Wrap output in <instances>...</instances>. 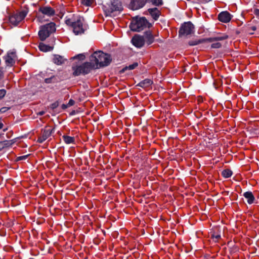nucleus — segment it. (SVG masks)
Here are the masks:
<instances>
[{"label":"nucleus","instance_id":"obj_10","mask_svg":"<svg viewBox=\"0 0 259 259\" xmlns=\"http://www.w3.org/2000/svg\"><path fill=\"white\" fill-rule=\"evenodd\" d=\"M147 0H131L129 7L133 10H136L144 6Z\"/></svg>","mask_w":259,"mask_h":259},{"label":"nucleus","instance_id":"obj_3","mask_svg":"<svg viewBox=\"0 0 259 259\" xmlns=\"http://www.w3.org/2000/svg\"><path fill=\"white\" fill-rule=\"evenodd\" d=\"M94 67V65L91 62H85L82 64L75 63L72 66V74L74 76L84 75L89 73Z\"/></svg>","mask_w":259,"mask_h":259},{"label":"nucleus","instance_id":"obj_2","mask_svg":"<svg viewBox=\"0 0 259 259\" xmlns=\"http://www.w3.org/2000/svg\"><path fill=\"white\" fill-rule=\"evenodd\" d=\"M90 59L91 61L95 63L97 68L107 66L111 61L110 55L102 51L94 52L91 55Z\"/></svg>","mask_w":259,"mask_h":259},{"label":"nucleus","instance_id":"obj_40","mask_svg":"<svg viewBox=\"0 0 259 259\" xmlns=\"http://www.w3.org/2000/svg\"><path fill=\"white\" fill-rule=\"evenodd\" d=\"M3 127V124L0 122V129L2 128Z\"/></svg>","mask_w":259,"mask_h":259},{"label":"nucleus","instance_id":"obj_25","mask_svg":"<svg viewBox=\"0 0 259 259\" xmlns=\"http://www.w3.org/2000/svg\"><path fill=\"white\" fill-rule=\"evenodd\" d=\"M81 3L85 6H93L95 4L94 0H82Z\"/></svg>","mask_w":259,"mask_h":259},{"label":"nucleus","instance_id":"obj_37","mask_svg":"<svg viewBox=\"0 0 259 259\" xmlns=\"http://www.w3.org/2000/svg\"><path fill=\"white\" fill-rule=\"evenodd\" d=\"M50 80H51L50 78H47V79H45V82L46 83H50Z\"/></svg>","mask_w":259,"mask_h":259},{"label":"nucleus","instance_id":"obj_13","mask_svg":"<svg viewBox=\"0 0 259 259\" xmlns=\"http://www.w3.org/2000/svg\"><path fill=\"white\" fill-rule=\"evenodd\" d=\"M38 11L39 12H41L42 14L47 15V16H54L55 14V11L53 9V8H51L50 6H43L40 7Z\"/></svg>","mask_w":259,"mask_h":259},{"label":"nucleus","instance_id":"obj_39","mask_svg":"<svg viewBox=\"0 0 259 259\" xmlns=\"http://www.w3.org/2000/svg\"><path fill=\"white\" fill-rule=\"evenodd\" d=\"M251 28L253 31H255L256 30V27L255 26H252Z\"/></svg>","mask_w":259,"mask_h":259},{"label":"nucleus","instance_id":"obj_26","mask_svg":"<svg viewBox=\"0 0 259 259\" xmlns=\"http://www.w3.org/2000/svg\"><path fill=\"white\" fill-rule=\"evenodd\" d=\"M138 65V63L135 62L133 64L130 65L128 66H126L125 68L123 69V70H126L127 69L128 70H133L136 68Z\"/></svg>","mask_w":259,"mask_h":259},{"label":"nucleus","instance_id":"obj_6","mask_svg":"<svg viewBox=\"0 0 259 259\" xmlns=\"http://www.w3.org/2000/svg\"><path fill=\"white\" fill-rule=\"evenodd\" d=\"M104 10L106 15L109 16L114 11H121L122 7L119 0H112L110 4L104 6Z\"/></svg>","mask_w":259,"mask_h":259},{"label":"nucleus","instance_id":"obj_1","mask_svg":"<svg viewBox=\"0 0 259 259\" xmlns=\"http://www.w3.org/2000/svg\"><path fill=\"white\" fill-rule=\"evenodd\" d=\"M65 23L67 25L72 27L73 32L75 35L81 34L87 29V27L84 24V19L79 16L67 19L65 20Z\"/></svg>","mask_w":259,"mask_h":259},{"label":"nucleus","instance_id":"obj_18","mask_svg":"<svg viewBox=\"0 0 259 259\" xmlns=\"http://www.w3.org/2000/svg\"><path fill=\"white\" fill-rule=\"evenodd\" d=\"M243 196L247 199V201L249 204H252L254 200V197L251 192H246L244 193Z\"/></svg>","mask_w":259,"mask_h":259},{"label":"nucleus","instance_id":"obj_14","mask_svg":"<svg viewBox=\"0 0 259 259\" xmlns=\"http://www.w3.org/2000/svg\"><path fill=\"white\" fill-rule=\"evenodd\" d=\"M232 16L227 11H224L220 13L218 15L219 20L224 23L229 22Z\"/></svg>","mask_w":259,"mask_h":259},{"label":"nucleus","instance_id":"obj_11","mask_svg":"<svg viewBox=\"0 0 259 259\" xmlns=\"http://www.w3.org/2000/svg\"><path fill=\"white\" fill-rule=\"evenodd\" d=\"M16 56L15 52H9L7 55L5 57V60L7 66H12L15 63Z\"/></svg>","mask_w":259,"mask_h":259},{"label":"nucleus","instance_id":"obj_16","mask_svg":"<svg viewBox=\"0 0 259 259\" xmlns=\"http://www.w3.org/2000/svg\"><path fill=\"white\" fill-rule=\"evenodd\" d=\"M148 12L154 20H157L160 15V12L157 8H151L148 9Z\"/></svg>","mask_w":259,"mask_h":259},{"label":"nucleus","instance_id":"obj_33","mask_svg":"<svg viewBox=\"0 0 259 259\" xmlns=\"http://www.w3.org/2000/svg\"><path fill=\"white\" fill-rule=\"evenodd\" d=\"M9 109H10L9 107H4L0 109V112L4 113V112H6L7 111H8Z\"/></svg>","mask_w":259,"mask_h":259},{"label":"nucleus","instance_id":"obj_4","mask_svg":"<svg viewBox=\"0 0 259 259\" xmlns=\"http://www.w3.org/2000/svg\"><path fill=\"white\" fill-rule=\"evenodd\" d=\"M151 24L145 17H136L131 22L130 28L134 31H141L146 28H149Z\"/></svg>","mask_w":259,"mask_h":259},{"label":"nucleus","instance_id":"obj_8","mask_svg":"<svg viewBox=\"0 0 259 259\" xmlns=\"http://www.w3.org/2000/svg\"><path fill=\"white\" fill-rule=\"evenodd\" d=\"M26 14L25 11H22L19 13L12 15L9 17V21L11 24L16 26L24 19Z\"/></svg>","mask_w":259,"mask_h":259},{"label":"nucleus","instance_id":"obj_22","mask_svg":"<svg viewBox=\"0 0 259 259\" xmlns=\"http://www.w3.org/2000/svg\"><path fill=\"white\" fill-rule=\"evenodd\" d=\"M63 141L67 144H72L74 143V138L68 136H63L62 137Z\"/></svg>","mask_w":259,"mask_h":259},{"label":"nucleus","instance_id":"obj_36","mask_svg":"<svg viewBox=\"0 0 259 259\" xmlns=\"http://www.w3.org/2000/svg\"><path fill=\"white\" fill-rule=\"evenodd\" d=\"M3 149H4V146H3L2 142H0V151H1Z\"/></svg>","mask_w":259,"mask_h":259},{"label":"nucleus","instance_id":"obj_27","mask_svg":"<svg viewBox=\"0 0 259 259\" xmlns=\"http://www.w3.org/2000/svg\"><path fill=\"white\" fill-rule=\"evenodd\" d=\"M200 40L190 41L189 42L190 46H195L200 43Z\"/></svg>","mask_w":259,"mask_h":259},{"label":"nucleus","instance_id":"obj_31","mask_svg":"<svg viewBox=\"0 0 259 259\" xmlns=\"http://www.w3.org/2000/svg\"><path fill=\"white\" fill-rule=\"evenodd\" d=\"M28 156V155H24V156H19L18 157H17V160H25V159H26L27 158Z\"/></svg>","mask_w":259,"mask_h":259},{"label":"nucleus","instance_id":"obj_28","mask_svg":"<svg viewBox=\"0 0 259 259\" xmlns=\"http://www.w3.org/2000/svg\"><path fill=\"white\" fill-rule=\"evenodd\" d=\"M221 47V44L220 42H214L211 44V47L213 48H219Z\"/></svg>","mask_w":259,"mask_h":259},{"label":"nucleus","instance_id":"obj_21","mask_svg":"<svg viewBox=\"0 0 259 259\" xmlns=\"http://www.w3.org/2000/svg\"><path fill=\"white\" fill-rule=\"evenodd\" d=\"M228 36L225 34L219 35L218 36L211 37L210 38L211 41H220L227 39Z\"/></svg>","mask_w":259,"mask_h":259},{"label":"nucleus","instance_id":"obj_5","mask_svg":"<svg viewBox=\"0 0 259 259\" xmlns=\"http://www.w3.org/2000/svg\"><path fill=\"white\" fill-rule=\"evenodd\" d=\"M56 31V25L51 22L41 26L38 32V35L41 40H45L50 35Z\"/></svg>","mask_w":259,"mask_h":259},{"label":"nucleus","instance_id":"obj_41","mask_svg":"<svg viewBox=\"0 0 259 259\" xmlns=\"http://www.w3.org/2000/svg\"><path fill=\"white\" fill-rule=\"evenodd\" d=\"M2 76V72L0 70V78H1Z\"/></svg>","mask_w":259,"mask_h":259},{"label":"nucleus","instance_id":"obj_17","mask_svg":"<svg viewBox=\"0 0 259 259\" xmlns=\"http://www.w3.org/2000/svg\"><path fill=\"white\" fill-rule=\"evenodd\" d=\"M66 60L61 56L55 55L53 59V61L55 64L61 65L64 63Z\"/></svg>","mask_w":259,"mask_h":259},{"label":"nucleus","instance_id":"obj_23","mask_svg":"<svg viewBox=\"0 0 259 259\" xmlns=\"http://www.w3.org/2000/svg\"><path fill=\"white\" fill-rule=\"evenodd\" d=\"M3 146H4V148L6 147H9L11 146L15 142L14 140H5L1 142Z\"/></svg>","mask_w":259,"mask_h":259},{"label":"nucleus","instance_id":"obj_24","mask_svg":"<svg viewBox=\"0 0 259 259\" xmlns=\"http://www.w3.org/2000/svg\"><path fill=\"white\" fill-rule=\"evenodd\" d=\"M222 175L224 178H228L232 175V171L229 169H226L222 171Z\"/></svg>","mask_w":259,"mask_h":259},{"label":"nucleus","instance_id":"obj_35","mask_svg":"<svg viewBox=\"0 0 259 259\" xmlns=\"http://www.w3.org/2000/svg\"><path fill=\"white\" fill-rule=\"evenodd\" d=\"M198 1L200 3H208L210 1H211V0H198Z\"/></svg>","mask_w":259,"mask_h":259},{"label":"nucleus","instance_id":"obj_19","mask_svg":"<svg viewBox=\"0 0 259 259\" xmlns=\"http://www.w3.org/2000/svg\"><path fill=\"white\" fill-rule=\"evenodd\" d=\"M152 83V81L151 79H146L139 82L138 85L143 88H146L150 87Z\"/></svg>","mask_w":259,"mask_h":259},{"label":"nucleus","instance_id":"obj_15","mask_svg":"<svg viewBox=\"0 0 259 259\" xmlns=\"http://www.w3.org/2000/svg\"><path fill=\"white\" fill-rule=\"evenodd\" d=\"M143 36H144L145 39V42L148 45H151L153 42L155 36L152 34L151 31H148L145 32Z\"/></svg>","mask_w":259,"mask_h":259},{"label":"nucleus","instance_id":"obj_7","mask_svg":"<svg viewBox=\"0 0 259 259\" xmlns=\"http://www.w3.org/2000/svg\"><path fill=\"white\" fill-rule=\"evenodd\" d=\"M194 32V26L190 22L184 23L181 27L179 34L180 36H186L193 33Z\"/></svg>","mask_w":259,"mask_h":259},{"label":"nucleus","instance_id":"obj_30","mask_svg":"<svg viewBox=\"0 0 259 259\" xmlns=\"http://www.w3.org/2000/svg\"><path fill=\"white\" fill-rule=\"evenodd\" d=\"M6 93V92L5 90H0V100L5 96Z\"/></svg>","mask_w":259,"mask_h":259},{"label":"nucleus","instance_id":"obj_34","mask_svg":"<svg viewBox=\"0 0 259 259\" xmlns=\"http://www.w3.org/2000/svg\"><path fill=\"white\" fill-rule=\"evenodd\" d=\"M74 58H78L80 60H83L84 59V56L82 54H80L74 57Z\"/></svg>","mask_w":259,"mask_h":259},{"label":"nucleus","instance_id":"obj_20","mask_svg":"<svg viewBox=\"0 0 259 259\" xmlns=\"http://www.w3.org/2000/svg\"><path fill=\"white\" fill-rule=\"evenodd\" d=\"M39 49L41 51L44 52L50 51L53 50V48L52 47L46 45L43 43L39 44Z\"/></svg>","mask_w":259,"mask_h":259},{"label":"nucleus","instance_id":"obj_9","mask_svg":"<svg viewBox=\"0 0 259 259\" xmlns=\"http://www.w3.org/2000/svg\"><path fill=\"white\" fill-rule=\"evenodd\" d=\"M53 129L50 127H45L42 131L41 135L38 138L37 142L42 143L46 140L52 134Z\"/></svg>","mask_w":259,"mask_h":259},{"label":"nucleus","instance_id":"obj_32","mask_svg":"<svg viewBox=\"0 0 259 259\" xmlns=\"http://www.w3.org/2000/svg\"><path fill=\"white\" fill-rule=\"evenodd\" d=\"M74 103H75L74 101L72 99H70L68 102L67 106H65V105H64V106L65 107V108H66L67 106H71L73 105L74 104Z\"/></svg>","mask_w":259,"mask_h":259},{"label":"nucleus","instance_id":"obj_12","mask_svg":"<svg viewBox=\"0 0 259 259\" xmlns=\"http://www.w3.org/2000/svg\"><path fill=\"white\" fill-rule=\"evenodd\" d=\"M132 42L135 47L137 48L142 47L145 44L144 36L139 35H135L132 39Z\"/></svg>","mask_w":259,"mask_h":259},{"label":"nucleus","instance_id":"obj_38","mask_svg":"<svg viewBox=\"0 0 259 259\" xmlns=\"http://www.w3.org/2000/svg\"><path fill=\"white\" fill-rule=\"evenodd\" d=\"M38 114L39 115H44L45 114V112L44 111H41V112H39Z\"/></svg>","mask_w":259,"mask_h":259},{"label":"nucleus","instance_id":"obj_29","mask_svg":"<svg viewBox=\"0 0 259 259\" xmlns=\"http://www.w3.org/2000/svg\"><path fill=\"white\" fill-rule=\"evenodd\" d=\"M221 238V236L220 235H214L213 234L212 235V238L215 242H217L219 240V239Z\"/></svg>","mask_w":259,"mask_h":259}]
</instances>
